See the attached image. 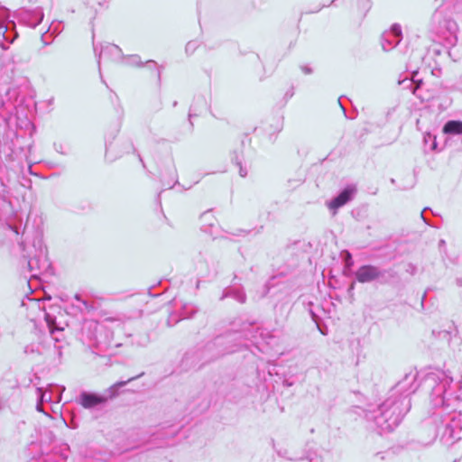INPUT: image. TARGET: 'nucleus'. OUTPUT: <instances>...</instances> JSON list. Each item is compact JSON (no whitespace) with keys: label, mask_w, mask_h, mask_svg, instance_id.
Returning <instances> with one entry per match:
<instances>
[{"label":"nucleus","mask_w":462,"mask_h":462,"mask_svg":"<svg viewBox=\"0 0 462 462\" xmlns=\"http://www.w3.org/2000/svg\"><path fill=\"white\" fill-rule=\"evenodd\" d=\"M87 4L90 5L91 4V0H87Z\"/></svg>","instance_id":"4d7b16f0"},{"label":"nucleus","mask_w":462,"mask_h":462,"mask_svg":"<svg viewBox=\"0 0 462 462\" xmlns=\"http://www.w3.org/2000/svg\"><path fill=\"white\" fill-rule=\"evenodd\" d=\"M433 19L439 20V28L438 32L443 36L450 44H455L457 40V33L458 31L457 22L449 17L443 18L440 21L439 14H435Z\"/></svg>","instance_id":"6e6552de"},{"label":"nucleus","mask_w":462,"mask_h":462,"mask_svg":"<svg viewBox=\"0 0 462 462\" xmlns=\"http://www.w3.org/2000/svg\"><path fill=\"white\" fill-rule=\"evenodd\" d=\"M373 459L374 460H376V459L383 460L384 459L383 452H376V453H374L373 455Z\"/></svg>","instance_id":"4c0bfd02"},{"label":"nucleus","mask_w":462,"mask_h":462,"mask_svg":"<svg viewBox=\"0 0 462 462\" xmlns=\"http://www.w3.org/2000/svg\"><path fill=\"white\" fill-rule=\"evenodd\" d=\"M379 267L372 264L360 266L355 275L358 282L367 283L375 281L378 278Z\"/></svg>","instance_id":"f8f14e48"},{"label":"nucleus","mask_w":462,"mask_h":462,"mask_svg":"<svg viewBox=\"0 0 462 462\" xmlns=\"http://www.w3.org/2000/svg\"><path fill=\"white\" fill-rule=\"evenodd\" d=\"M23 257H28V258H29V257H31V256H30V255L26 256V254H23Z\"/></svg>","instance_id":"0e129e2a"},{"label":"nucleus","mask_w":462,"mask_h":462,"mask_svg":"<svg viewBox=\"0 0 462 462\" xmlns=\"http://www.w3.org/2000/svg\"><path fill=\"white\" fill-rule=\"evenodd\" d=\"M240 334H243V336L247 338V339H250L252 337H254V336L252 334V331L251 330H245V328L243 329L242 332H239V335Z\"/></svg>","instance_id":"c9c22d12"},{"label":"nucleus","mask_w":462,"mask_h":462,"mask_svg":"<svg viewBox=\"0 0 462 462\" xmlns=\"http://www.w3.org/2000/svg\"><path fill=\"white\" fill-rule=\"evenodd\" d=\"M110 0H95V2L99 5L102 6L105 4H107Z\"/></svg>","instance_id":"79ce46f5"},{"label":"nucleus","mask_w":462,"mask_h":462,"mask_svg":"<svg viewBox=\"0 0 462 462\" xmlns=\"http://www.w3.org/2000/svg\"><path fill=\"white\" fill-rule=\"evenodd\" d=\"M398 277L397 273L393 269L379 268L378 278L375 280L381 284H389Z\"/></svg>","instance_id":"a211bd4d"},{"label":"nucleus","mask_w":462,"mask_h":462,"mask_svg":"<svg viewBox=\"0 0 462 462\" xmlns=\"http://www.w3.org/2000/svg\"><path fill=\"white\" fill-rule=\"evenodd\" d=\"M38 401L39 402H51V395L43 391L42 387L37 388Z\"/></svg>","instance_id":"cd10ccee"},{"label":"nucleus","mask_w":462,"mask_h":462,"mask_svg":"<svg viewBox=\"0 0 462 462\" xmlns=\"http://www.w3.org/2000/svg\"><path fill=\"white\" fill-rule=\"evenodd\" d=\"M226 298H232L237 302L244 304L246 301V295L243 288L229 286L226 287L220 297V300H223Z\"/></svg>","instance_id":"2eb2a0df"},{"label":"nucleus","mask_w":462,"mask_h":462,"mask_svg":"<svg viewBox=\"0 0 462 462\" xmlns=\"http://www.w3.org/2000/svg\"><path fill=\"white\" fill-rule=\"evenodd\" d=\"M192 109H193V106H191L189 113V123H190L191 125H192L191 117L194 116L192 114Z\"/></svg>","instance_id":"c03bdc74"},{"label":"nucleus","mask_w":462,"mask_h":462,"mask_svg":"<svg viewBox=\"0 0 462 462\" xmlns=\"http://www.w3.org/2000/svg\"><path fill=\"white\" fill-rule=\"evenodd\" d=\"M33 247L35 254L32 257H29L27 260V266L29 271L32 273V277H36L42 271L47 270L50 263L47 260V250L42 245L41 239H38L37 242L34 241Z\"/></svg>","instance_id":"39448f33"},{"label":"nucleus","mask_w":462,"mask_h":462,"mask_svg":"<svg viewBox=\"0 0 462 462\" xmlns=\"http://www.w3.org/2000/svg\"><path fill=\"white\" fill-rule=\"evenodd\" d=\"M458 383H459V388L462 389V375H461V379L459 380Z\"/></svg>","instance_id":"3c124183"},{"label":"nucleus","mask_w":462,"mask_h":462,"mask_svg":"<svg viewBox=\"0 0 462 462\" xmlns=\"http://www.w3.org/2000/svg\"><path fill=\"white\" fill-rule=\"evenodd\" d=\"M427 209H428V208H425L422 210V212L420 213V218L424 221V223H426L427 225H430L428 219L424 217V211H426Z\"/></svg>","instance_id":"a19ab883"},{"label":"nucleus","mask_w":462,"mask_h":462,"mask_svg":"<svg viewBox=\"0 0 462 462\" xmlns=\"http://www.w3.org/2000/svg\"><path fill=\"white\" fill-rule=\"evenodd\" d=\"M57 152L62 153V154H66V152L64 151H62V145L60 144V150L58 148H56Z\"/></svg>","instance_id":"de8ad7c7"},{"label":"nucleus","mask_w":462,"mask_h":462,"mask_svg":"<svg viewBox=\"0 0 462 462\" xmlns=\"http://www.w3.org/2000/svg\"><path fill=\"white\" fill-rule=\"evenodd\" d=\"M138 156H139V160H140V162H141L142 163H143V158H142L140 155H138Z\"/></svg>","instance_id":"6e6d98bb"},{"label":"nucleus","mask_w":462,"mask_h":462,"mask_svg":"<svg viewBox=\"0 0 462 462\" xmlns=\"http://www.w3.org/2000/svg\"><path fill=\"white\" fill-rule=\"evenodd\" d=\"M120 125H116L111 134H108L106 136V153L111 148L112 141L116 138V135L119 133Z\"/></svg>","instance_id":"393cba45"},{"label":"nucleus","mask_w":462,"mask_h":462,"mask_svg":"<svg viewBox=\"0 0 462 462\" xmlns=\"http://www.w3.org/2000/svg\"><path fill=\"white\" fill-rule=\"evenodd\" d=\"M177 106V101H175V102L173 103V106Z\"/></svg>","instance_id":"bf43d9fd"},{"label":"nucleus","mask_w":462,"mask_h":462,"mask_svg":"<svg viewBox=\"0 0 462 462\" xmlns=\"http://www.w3.org/2000/svg\"><path fill=\"white\" fill-rule=\"evenodd\" d=\"M301 70L304 74H310L312 73V69L308 66H302Z\"/></svg>","instance_id":"58836bf2"},{"label":"nucleus","mask_w":462,"mask_h":462,"mask_svg":"<svg viewBox=\"0 0 462 462\" xmlns=\"http://www.w3.org/2000/svg\"><path fill=\"white\" fill-rule=\"evenodd\" d=\"M127 63L130 65L142 66L141 58L138 55H132L127 58Z\"/></svg>","instance_id":"7c9ffc66"},{"label":"nucleus","mask_w":462,"mask_h":462,"mask_svg":"<svg viewBox=\"0 0 462 462\" xmlns=\"http://www.w3.org/2000/svg\"><path fill=\"white\" fill-rule=\"evenodd\" d=\"M122 56L121 49L113 43H106L101 46L100 52L98 54V64H100L101 59L107 60H118Z\"/></svg>","instance_id":"4468645a"},{"label":"nucleus","mask_w":462,"mask_h":462,"mask_svg":"<svg viewBox=\"0 0 462 462\" xmlns=\"http://www.w3.org/2000/svg\"><path fill=\"white\" fill-rule=\"evenodd\" d=\"M174 187V183L170 186V189H172Z\"/></svg>","instance_id":"052dcab7"},{"label":"nucleus","mask_w":462,"mask_h":462,"mask_svg":"<svg viewBox=\"0 0 462 462\" xmlns=\"http://www.w3.org/2000/svg\"><path fill=\"white\" fill-rule=\"evenodd\" d=\"M454 9H455V12L457 14H458L460 16V18L462 19V0H457L455 5H454Z\"/></svg>","instance_id":"72a5a7b5"},{"label":"nucleus","mask_w":462,"mask_h":462,"mask_svg":"<svg viewBox=\"0 0 462 462\" xmlns=\"http://www.w3.org/2000/svg\"><path fill=\"white\" fill-rule=\"evenodd\" d=\"M14 23L8 20L7 10L0 9V41L12 43L17 37Z\"/></svg>","instance_id":"9d476101"},{"label":"nucleus","mask_w":462,"mask_h":462,"mask_svg":"<svg viewBox=\"0 0 462 462\" xmlns=\"http://www.w3.org/2000/svg\"><path fill=\"white\" fill-rule=\"evenodd\" d=\"M307 458L309 459L310 462H319V459H318L317 457L308 456Z\"/></svg>","instance_id":"a18cd8bd"},{"label":"nucleus","mask_w":462,"mask_h":462,"mask_svg":"<svg viewBox=\"0 0 462 462\" xmlns=\"http://www.w3.org/2000/svg\"><path fill=\"white\" fill-rule=\"evenodd\" d=\"M356 192V188L354 185H347L343 189L337 196L333 198L327 203L328 208L333 211L335 215L338 208L351 201Z\"/></svg>","instance_id":"9b49d317"},{"label":"nucleus","mask_w":462,"mask_h":462,"mask_svg":"<svg viewBox=\"0 0 462 462\" xmlns=\"http://www.w3.org/2000/svg\"><path fill=\"white\" fill-rule=\"evenodd\" d=\"M409 86L410 87H413L412 88V93L415 95L416 94V90L420 88V84L414 85L411 81H410L409 82Z\"/></svg>","instance_id":"ea45409f"},{"label":"nucleus","mask_w":462,"mask_h":462,"mask_svg":"<svg viewBox=\"0 0 462 462\" xmlns=\"http://www.w3.org/2000/svg\"><path fill=\"white\" fill-rule=\"evenodd\" d=\"M432 335L441 342L447 344L448 346L451 345V342L456 335H453L452 331L448 329H443L439 331H432Z\"/></svg>","instance_id":"6ab92c4d"},{"label":"nucleus","mask_w":462,"mask_h":462,"mask_svg":"<svg viewBox=\"0 0 462 462\" xmlns=\"http://www.w3.org/2000/svg\"><path fill=\"white\" fill-rule=\"evenodd\" d=\"M147 63L148 64H152L153 66L156 65L155 61H153V60H148Z\"/></svg>","instance_id":"8fccbe9b"},{"label":"nucleus","mask_w":462,"mask_h":462,"mask_svg":"<svg viewBox=\"0 0 462 462\" xmlns=\"http://www.w3.org/2000/svg\"><path fill=\"white\" fill-rule=\"evenodd\" d=\"M174 187V183L170 186V189H172Z\"/></svg>","instance_id":"e2e57ef3"},{"label":"nucleus","mask_w":462,"mask_h":462,"mask_svg":"<svg viewBox=\"0 0 462 462\" xmlns=\"http://www.w3.org/2000/svg\"><path fill=\"white\" fill-rule=\"evenodd\" d=\"M417 373L406 374L390 391V396L410 399V395L416 392L418 384L416 383Z\"/></svg>","instance_id":"423d86ee"},{"label":"nucleus","mask_w":462,"mask_h":462,"mask_svg":"<svg viewBox=\"0 0 462 462\" xmlns=\"http://www.w3.org/2000/svg\"><path fill=\"white\" fill-rule=\"evenodd\" d=\"M45 320L48 324V327L50 328V331L53 333L54 331V325H55V317L51 316L49 313H45Z\"/></svg>","instance_id":"c756f323"},{"label":"nucleus","mask_w":462,"mask_h":462,"mask_svg":"<svg viewBox=\"0 0 462 462\" xmlns=\"http://www.w3.org/2000/svg\"><path fill=\"white\" fill-rule=\"evenodd\" d=\"M106 402V397L100 394L82 392L79 397V402L85 409H91Z\"/></svg>","instance_id":"ddd939ff"},{"label":"nucleus","mask_w":462,"mask_h":462,"mask_svg":"<svg viewBox=\"0 0 462 462\" xmlns=\"http://www.w3.org/2000/svg\"><path fill=\"white\" fill-rule=\"evenodd\" d=\"M174 187V183L170 186V189H172Z\"/></svg>","instance_id":"680f3d73"},{"label":"nucleus","mask_w":462,"mask_h":462,"mask_svg":"<svg viewBox=\"0 0 462 462\" xmlns=\"http://www.w3.org/2000/svg\"><path fill=\"white\" fill-rule=\"evenodd\" d=\"M411 409V400L388 396L376 411L366 414L368 420H374L379 434L393 431Z\"/></svg>","instance_id":"7ed1b4c3"},{"label":"nucleus","mask_w":462,"mask_h":462,"mask_svg":"<svg viewBox=\"0 0 462 462\" xmlns=\"http://www.w3.org/2000/svg\"><path fill=\"white\" fill-rule=\"evenodd\" d=\"M438 247L441 255L442 262H446L445 256H448L446 241L444 239H440L439 241Z\"/></svg>","instance_id":"c85d7f7f"},{"label":"nucleus","mask_w":462,"mask_h":462,"mask_svg":"<svg viewBox=\"0 0 462 462\" xmlns=\"http://www.w3.org/2000/svg\"><path fill=\"white\" fill-rule=\"evenodd\" d=\"M402 32L401 25L394 23L390 30L382 34L381 43L384 51H389L394 49L402 41Z\"/></svg>","instance_id":"1a4fd4ad"},{"label":"nucleus","mask_w":462,"mask_h":462,"mask_svg":"<svg viewBox=\"0 0 462 462\" xmlns=\"http://www.w3.org/2000/svg\"><path fill=\"white\" fill-rule=\"evenodd\" d=\"M94 51H95V52H97V46H94Z\"/></svg>","instance_id":"13d9d810"},{"label":"nucleus","mask_w":462,"mask_h":462,"mask_svg":"<svg viewBox=\"0 0 462 462\" xmlns=\"http://www.w3.org/2000/svg\"><path fill=\"white\" fill-rule=\"evenodd\" d=\"M341 256L343 258L345 267L348 268V269L351 268L354 264V261H353V257H352V254H350V252H348L347 250H344L341 253Z\"/></svg>","instance_id":"bb28decb"},{"label":"nucleus","mask_w":462,"mask_h":462,"mask_svg":"<svg viewBox=\"0 0 462 462\" xmlns=\"http://www.w3.org/2000/svg\"><path fill=\"white\" fill-rule=\"evenodd\" d=\"M44 17L43 11L41 7H37L23 14V19L28 26L35 28L39 25Z\"/></svg>","instance_id":"dca6fc26"},{"label":"nucleus","mask_w":462,"mask_h":462,"mask_svg":"<svg viewBox=\"0 0 462 462\" xmlns=\"http://www.w3.org/2000/svg\"><path fill=\"white\" fill-rule=\"evenodd\" d=\"M278 455L282 457H284L288 460H291V461H296V460H300L302 459L303 457H300V456H296L294 455L291 450H289L288 448H280L278 451H277Z\"/></svg>","instance_id":"b1692460"},{"label":"nucleus","mask_w":462,"mask_h":462,"mask_svg":"<svg viewBox=\"0 0 462 462\" xmlns=\"http://www.w3.org/2000/svg\"><path fill=\"white\" fill-rule=\"evenodd\" d=\"M445 134L459 135L462 134V121L461 120H448L445 123L443 129Z\"/></svg>","instance_id":"f3484780"},{"label":"nucleus","mask_w":462,"mask_h":462,"mask_svg":"<svg viewBox=\"0 0 462 462\" xmlns=\"http://www.w3.org/2000/svg\"><path fill=\"white\" fill-rule=\"evenodd\" d=\"M456 282L458 286L462 287V278H457Z\"/></svg>","instance_id":"49530a36"},{"label":"nucleus","mask_w":462,"mask_h":462,"mask_svg":"<svg viewBox=\"0 0 462 462\" xmlns=\"http://www.w3.org/2000/svg\"><path fill=\"white\" fill-rule=\"evenodd\" d=\"M198 311L196 306L191 303H186L182 306L180 312L181 319H190Z\"/></svg>","instance_id":"4be33fe9"},{"label":"nucleus","mask_w":462,"mask_h":462,"mask_svg":"<svg viewBox=\"0 0 462 462\" xmlns=\"http://www.w3.org/2000/svg\"><path fill=\"white\" fill-rule=\"evenodd\" d=\"M16 213L13 208L11 201L5 197H0V227L6 226L14 233L18 235L17 227L14 225Z\"/></svg>","instance_id":"0eeeda50"},{"label":"nucleus","mask_w":462,"mask_h":462,"mask_svg":"<svg viewBox=\"0 0 462 462\" xmlns=\"http://www.w3.org/2000/svg\"><path fill=\"white\" fill-rule=\"evenodd\" d=\"M24 353L27 355L34 354V353L40 354V351H39V348L36 347L35 346L29 345L24 347Z\"/></svg>","instance_id":"473e14b6"},{"label":"nucleus","mask_w":462,"mask_h":462,"mask_svg":"<svg viewBox=\"0 0 462 462\" xmlns=\"http://www.w3.org/2000/svg\"><path fill=\"white\" fill-rule=\"evenodd\" d=\"M208 215V211H206V212H204V213L202 214V216H201V217H206Z\"/></svg>","instance_id":"603ef678"},{"label":"nucleus","mask_w":462,"mask_h":462,"mask_svg":"<svg viewBox=\"0 0 462 462\" xmlns=\"http://www.w3.org/2000/svg\"><path fill=\"white\" fill-rule=\"evenodd\" d=\"M236 333H227L217 337L213 341L208 342L200 351L199 356L203 364L217 358L223 355L233 353L236 349L232 346H224L226 342H230Z\"/></svg>","instance_id":"20e7f679"},{"label":"nucleus","mask_w":462,"mask_h":462,"mask_svg":"<svg viewBox=\"0 0 462 462\" xmlns=\"http://www.w3.org/2000/svg\"><path fill=\"white\" fill-rule=\"evenodd\" d=\"M453 381L450 371L438 370L428 373L420 384L423 391L429 393L433 408H442L448 412L437 428V434L447 446L462 439V412H457L462 400L453 393Z\"/></svg>","instance_id":"f257e3e1"},{"label":"nucleus","mask_w":462,"mask_h":462,"mask_svg":"<svg viewBox=\"0 0 462 462\" xmlns=\"http://www.w3.org/2000/svg\"><path fill=\"white\" fill-rule=\"evenodd\" d=\"M286 95H287L288 97H292V96H293V92L287 93Z\"/></svg>","instance_id":"864d4df0"},{"label":"nucleus","mask_w":462,"mask_h":462,"mask_svg":"<svg viewBox=\"0 0 462 462\" xmlns=\"http://www.w3.org/2000/svg\"><path fill=\"white\" fill-rule=\"evenodd\" d=\"M411 409V400L388 396L376 411L366 414L368 420H374L379 434L393 431Z\"/></svg>","instance_id":"f03ea898"},{"label":"nucleus","mask_w":462,"mask_h":462,"mask_svg":"<svg viewBox=\"0 0 462 462\" xmlns=\"http://www.w3.org/2000/svg\"><path fill=\"white\" fill-rule=\"evenodd\" d=\"M142 374H139V375H137V376L131 377V378H129V379H128V380H126V381H119V382H117V383H114V384H113L112 386H110V388L108 389V391H109V393H110V397H114V396H116L119 388H121V387H123V386L126 385L129 382L134 381V380H135V379L139 378L140 376H142Z\"/></svg>","instance_id":"412c9836"},{"label":"nucleus","mask_w":462,"mask_h":462,"mask_svg":"<svg viewBox=\"0 0 462 462\" xmlns=\"http://www.w3.org/2000/svg\"><path fill=\"white\" fill-rule=\"evenodd\" d=\"M242 150L234 151L231 160L239 168V175L241 177H245L247 175V171L242 166Z\"/></svg>","instance_id":"aec40b11"},{"label":"nucleus","mask_w":462,"mask_h":462,"mask_svg":"<svg viewBox=\"0 0 462 462\" xmlns=\"http://www.w3.org/2000/svg\"><path fill=\"white\" fill-rule=\"evenodd\" d=\"M409 267H410V268H411V273H413V271L415 270V266H414V265H412V264H410V265H409Z\"/></svg>","instance_id":"09e8293b"},{"label":"nucleus","mask_w":462,"mask_h":462,"mask_svg":"<svg viewBox=\"0 0 462 462\" xmlns=\"http://www.w3.org/2000/svg\"><path fill=\"white\" fill-rule=\"evenodd\" d=\"M198 48V42L195 41H190L186 44L185 51L187 53H193L195 50Z\"/></svg>","instance_id":"2f4dec72"},{"label":"nucleus","mask_w":462,"mask_h":462,"mask_svg":"<svg viewBox=\"0 0 462 462\" xmlns=\"http://www.w3.org/2000/svg\"><path fill=\"white\" fill-rule=\"evenodd\" d=\"M36 410L40 412H42L43 410H42V402H39V401L37 400V404H36Z\"/></svg>","instance_id":"37998d69"},{"label":"nucleus","mask_w":462,"mask_h":462,"mask_svg":"<svg viewBox=\"0 0 462 462\" xmlns=\"http://www.w3.org/2000/svg\"><path fill=\"white\" fill-rule=\"evenodd\" d=\"M454 462H462V457L459 459L455 460Z\"/></svg>","instance_id":"5fc2aeb1"},{"label":"nucleus","mask_w":462,"mask_h":462,"mask_svg":"<svg viewBox=\"0 0 462 462\" xmlns=\"http://www.w3.org/2000/svg\"><path fill=\"white\" fill-rule=\"evenodd\" d=\"M69 449V447L67 445L64 446L63 449H62V453L61 455L60 456V458H59V461L58 462H64L67 458V455H65L63 453V451L65 450H68Z\"/></svg>","instance_id":"e433bc0d"},{"label":"nucleus","mask_w":462,"mask_h":462,"mask_svg":"<svg viewBox=\"0 0 462 462\" xmlns=\"http://www.w3.org/2000/svg\"><path fill=\"white\" fill-rule=\"evenodd\" d=\"M75 300H77L79 304L82 306H78L80 310V311H90L95 309L94 305L92 303H89L88 300L82 298V296L79 293L75 294L74 296Z\"/></svg>","instance_id":"5701e85b"},{"label":"nucleus","mask_w":462,"mask_h":462,"mask_svg":"<svg viewBox=\"0 0 462 462\" xmlns=\"http://www.w3.org/2000/svg\"><path fill=\"white\" fill-rule=\"evenodd\" d=\"M362 5V12L365 14L371 8V3L369 0H360Z\"/></svg>","instance_id":"f704fd0d"},{"label":"nucleus","mask_w":462,"mask_h":462,"mask_svg":"<svg viewBox=\"0 0 462 462\" xmlns=\"http://www.w3.org/2000/svg\"><path fill=\"white\" fill-rule=\"evenodd\" d=\"M423 141H424L425 144H427L428 143H430V151H435L437 149L438 143H437L435 135H433L431 134H427L424 135Z\"/></svg>","instance_id":"a878e982"}]
</instances>
